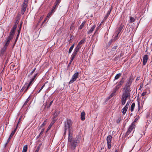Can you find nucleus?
Instances as JSON below:
<instances>
[{
    "mask_svg": "<svg viewBox=\"0 0 152 152\" xmlns=\"http://www.w3.org/2000/svg\"><path fill=\"white\" fill-rule=\"evenodd\" d=\"M119 33H118L117 34V35H115V37H114L113 39V41H116L117 39L118 38V35L119 34Z\"/></svg>",
    "mask_w": 152,
    "mask_h": 152,
    "instance_id": "nucleus-29",
    "label": "nucleus"
},
{
    "mask_svg": "<svg viewBox=\"0 0 152 152\" xmlns=\"http://www.w3.org/2000/svg\"><path fill=\"white\" fill-rule=\"evenodd\" d=\"M53 102V101H51L49 105L47 106V108H49L52 105V104Z\"/></svg>",
    "mask_w": 152,
    "mask_h": 152,
    "instance_id": "nucleus-38",
    "label": "nucleus"
},
{
    "mask_svg": "<svg viewBox=\"0 0 152 152\" xmlns=\"http://www.w3.org/2000/svg\"><path fill=\"white\" fill-rule=\"evenodd\" d=\"M86 24V22L85 21H83L81 24L79 28V29H82L83 28L84 26V25Z\"/></svg>",
    "mask_w": 152,
    "mask_h": 152,
    "instance_id": "nucleus-19",
    "label": "nucleus"
},
{
    "mask_svg": "<svg viewBox=\"0 0 152 152\" xmlns=\"http://www.w3.org/2000/svg\"><path fill=\"white\" fill-rule=\"evenodd\" d=\"M35 152H38V151L37 150H35Z\"/></svg>",
    "mask_w": 152,
    "mask_h": 152,
    "instance_id": "nucleus-60",
    "label": "nucleus"
},
{
    "mask_svg": "<svg viewBox=\"0 0 152 152\" xmlns=\"http://www.w3.org/2000/svg\"><path fill=\"white\" fill-rule=\"evenodd\" d=\"M134 128V123H132V124L130 125L128 130L127 131L125 134V137H127L128 136L129 134L131 133Z\"/></svg>",
    "mask_w": 152,
    "mask_h": 152,
    "instance_id": "nucleus-5",
    "label": "nucleus"
},
{
    "mask_svg": "<svg viewBox=\"0 0 152 152\" xmlns=\"http://www.w3.org/2000/svg\"><path fill=\"white\" fill-rule=\"evenodd\" d=\"M47 82H46L42 86V87H41V88L40 89V90H39V91H38V93H39L40 91L43 88L45 87V84L46 83H47Z\"/></svg>",
    "mask_w": 152,
    "mask_h": 152,
    "instance_id": "nucleus-33",
    "label": "nucleus"
},
{
    "mask_svg": "<svg viewBox=\"0 0 152 152\" xmlns=\"http://www.w3.org/2000/svg\"><path fill=\"white\" fill-rule=\"evenodd\" d=\"M40 145H39L37 148V149L36 150H37L39 152V149H40Z\"/></svg>",
    "mask_w": 152,
    "mask_h": 152,
    "instance_id": "nucleus-47",
    "label": "nucleus"
},
{
    "mask_svg": "<svg viewBox=\"0 0 152 152\" xmlns=\"http://www.w3.org/2000/svg\"><path fill=\"white\" fill-rule=\"evenodd\" d=\"M120 88V87L117 85L113 88V90L116 92Z\"/></svg>",
    "mask_w": 152,
    "mask_h": 152,
    "instance_id": "nucleus-26",
    "label": "nucleus"
},
{
    "mask_svg": "<svg viewBox=\"0 0 152 152\" xmlns=\"http://www.w3.org/2000/svg\"><path fill=\"white\" fill-rule=\"evenodd\" d=\"M53 123H51L50 124V125L48 127V129H47V131H48L51 128V127L52 126V124H53Z\"/></svg>",
    "mask_w": 152,
    "mask_h": 152,
    "instance_id": "nucleus-35",
    "label": "nucleus"
},
{
    "mask_svg": "<svg viewBox=\"0 0 152 152\" xmlns=\"http://www.w3.org/2000/svg\"><path fill=\"white\" fill-rule=\"evenodd\" d=\"M28 0H24L22 5L21 14L23 15L26 10L27 6Z\"/></svg>",
    "mask_w": 152,
    "mask_h": 152,
    "instance_id": "nucleus-3",
    "label": "nucleus"
},
{
    "mask_svg": "<svg viewBox=\"0 0 152 152\" xmlns=\"http://www.w3.org/2000/svg\"><path fill=\"white\" fill-rule=\"evenodd\" d=\"M18 126V124H17V125L16 126V128L14 129V130L13 131H12V132L11 133L10 136V137H11L14 134L15 132L16 131L17 129Z\"/></svg>",
    "mask_w": 152,
    "mask_h": 152,
    "instance_id": "nucleus-20",
    "label": "nucleus"
},
{
    "mask_svg": "<svg viewBox=\"0 0 152 152\" xmlns=\"http://www.w3.org/2000/svg\"><path fill=\"white\" fill-rule=\"evenodd\" d=\"M114 48L115 49V48H116V47H114Z\"/></svg>",
    "mask_w": 152,
    "mask_h": 152,
    "instance_id": "nucleus-61",
    "label": "nucleus"
},
{
    "mask_svg": "<svg viewBox=\"0 0 152 152\" xmlns=\"http://www.w3.org/2000/svg\"><path fill=\"white\" fill-rule=\"evenodd\" d=\"M145 97H142V102H144V101H145Z\"/></svg>",
    "mask_w": 152,
    "mask_h": 152,
    "instance_id": "nucleus-49",
    "label": "nucleus"
},
{
    "mask_svg": "<svg viewBox=\"0 0 152 152\" xmlns=\"http://www.w3.org/2000/svg\"><path fill=\"white\" fill-rule=\"evenodd\" d=\"M137 120H138V119H137V118H136L135 119V120H134V121L133 122H132V123H134H134H135L136 121H137Z\"/></svg>",
    "mask_w": 152,
    "mask_h": 152,
    "instance_id": "nucleus-46",
    "label": "nucleus"
},
{
    "mask_svg": "<svg viewBox=\"0 0 152 152\" xmlns=\"http://www.w3.org/2000/svg\"><path fill=\"white\" fill-rule=\"evenodd\" d=\"M138 107H139V108H140V104L139 103H138Z\"/></svg>",
    "mask_w": 152,
    "mask_h": 152,
    "instance_id": "nucleus-59",
    "label": "nucleus"
},
{
    "mask_svg": "<svg viewBox=\"0 0 152 152\" xmlns=\"http://www.w3.org/2000/svg\"><path fill=\"white\" fill-rule=\"evenodd\" d=\"M75 57L74 56L72 55L70 61V62L72 63V61H73V60L75 58Z\"/></svg>",
    "mask_w": 152,
    "mask_h": 152,
    "instance_id": "nucleus-34",
    "label": "nucleus"
},
{
    "mask_svg": "<svg viewBox=\"0 0 152 152\" xmlns=\"http://www.w3.org/2000/svg\"><path fill=\"white\" fill-rule=\"evenodd\" d=\"M110 11H111V10H110V12L107 13V16H108L109 15V14L110 13Z\"/></svg>",
    "mask_w": 152,
    "mask_h": 152,
    "instance_id": "nucleus-54",
    "label": "nucleus"
},
{
    "mask_svg": "<svg viewBox=\"0 0 152 152\" xmlns=\"http://www.w3.org/2000/svg\"><path fill=\"white\" fill-rule=\"evenodd\" d=\"M10 42L7 41V42H6L5 44L4 47H5L6 48H7V47L8 46V45L9 44Z\"/></svg>",
    "mask_w": 152,
    "mask_h": 152,
    "instance_id": "nucleus-32",
    "label": "nucleus"
},
{
    "mask_svg": "<svg viewBox=\"0 0 152 152\" xmlns=\"http://www.w3.org/2000/svg\"><path fill=\"white\" fill-rule=\"evenodd\" d=\"M79 50L75 48L74 49V52H73L72 55L74 56L75 57L76 55H77V53L78 52Z\"/></svg>",
    "mask_w": 152,
    "mask_h": 152,
    "instance_id": "nucleus-16",
    "label": "nucleus"
},
{
    "mask_svg": "<svg viewBox=\"0 0 152 152\" xmlns=\"http://www.w3.org/2000/svg\"><path fill=\"white\" fill-rule=\"evenodd\" d=\"M27 150V145H26L23 146L22 152H26Z\"/></svg>",
    "mask_w": 152,
    "mask_h": 152,
    "instance_id": "nucleus-22",
    "label": "nucleus"
},
{
    "mask_svg": "<svg viewBox=\"0 0 152 152\" xmlns=\"http://www.w3.org/2000/svg\"><path fill=\"white\" fill-rule=\"evenodd\" d=\"M96 27V25H94L92 27H91L90 30L89 31H88L87 32L88 34H89L91 33L92 32L94 31Z\"/></svg>",
    "mask_w": 152,
    "mask_h": 152,
    "instance_id": "nucleus-10",
    "label": "nucleus"
},
{
    "mask_svg": "<svg viewBox=\"0 0 152 152\" xmlns=\"http://www.w3.org/2000/svg\"><path fill=\"white\" fill-rule=\"evenodd\" d=\"M124 82V80L123 78H122L120 80L119 82L118 83V84L117 85L121 88L122 86V85L123 84Z\"/></svg>",
    "mask_w": 152,
    "mask_h": 152,
    "instance_id": "nucleus-12",
    "label": "nucleus"
},
{
    "mask_svg": "<svg viewBox=\"0 0 152 152\" xmlns=\"http://www.w3.org/2000/svg\"><path fill=\"white\" fill-rule=\"evenodd\" d=\"M74 47V44L72 45L69 48V53H70Z\"/></svg>",
    "mask_w": 152,
    "mask_h": 152,
    "instance_id": "nucleus-24",
    "label": "nucleus"
},
{
    "mask_svg": "<svg viewBox=\"0 0 152 152\" xmlns=\"http://www.w3.org/2000/svg\"><path fill=\"white\" fill-rule=\"evenodd\" d=\"M135 106V104L133 102L132 103L131 105V108H130V110L132 112L133 111L134 108Z\"/></svg>",
    "mask_w": 152,
    "mask_h": 152,
    "instance_id": "nucleus-21",
    "label": "nucleus"
},
{
    "mask_svg": "<svg viewBox=\"0 0 152 152\" xmlns=\"http://www.w3.org/2000/svg\"><path fill=\"white\" fill-rule=\"evenodd\" d=\"M12 35H10L9 36L7 39V41L10 42V41L12 38Z\"/></svg>",
    "mask_w": 152,
    "mask_h": 152,
    "instance_id": "nucleus-30",
    "label": "nucleus"
},
{
    "mask_svg": "<svg viewBox=\"0 0 152 152\" xmlns=\"http://www.w3.org/2000/svg\"><path fill=\"white\" fill-rule=\"evenodd\" d=\"M132 80V78L131 77H129L124 88V91L123 93L121 98V104L122 105H124L125 104L127 99L130 97V92L131 90L130 87Z\"/></svg>",
    "mask_w": 152,
    "mask_h": 152,
    "instance_id": "nucleus-2",
    "label": "nucleus"
},
{
    "mask_svg": "<svg viewBox=\"0 0 152 152\" xmlns=\"http://www.w3.org/2000/svg\"><path fill=\"white\" fill-rule=\"evenodd\" d=\"M7 49V48L4 46L1 50H0V55H3L4 53L5 52Z\"/></svg>",
    "mask_w": 152,
    "mask_h": 152,
    "instance_id": "nucleus-11",
    "label": "nucleus"
},
{
    "mask_svg": "<svg viewBox=\"0 0 152 152\" xmlns=\"http://www.w3.org/2000/svg\"><path fill=\"white\" fill-rule=\"evenodd\" d=\"M19 33H18V35H19Z\"/></svg>",
    "mask_w": 152,
    "mask_h": 152,
    "instance_id": "nucleus-62",
    "label": "nucleus"
},
{
    "mask_svg": "<svg viewBox=\"0 0 152 152\" xmlns=\"http://www.w3.org/2000/svg\"><path fill=\"white\" fill-rule=\"evenodd\" d=\"M116 91H115L114 90L113 91V92L112 93V94H111V96L113 97V96H114V95L115 94Z\"/></svg>",
    "mask_w": 152,
    "mask_h": 152,
    "instance_id": "nucleus-42",
    "label": "nucleus"
},
{
    "mask_svg": "<svg viewBox=\"0 0 152 152\" xmlns=\"http://www.w3.org/2000/svg\"><path fill=\"white\" fill-rule=\"evenodd\" d=\"M112 97V96H111V95H110L109 96V97H108V98H109L108 99H110V98H111Z\"/></svg>",
    "mask_w": 152,
    "mask_h": 152,
    "instance_id": "nucleus-55",
    "label": "nucleus"
},
{
    "mask_svg": "<svg viewBox=\"0 0 152 152\" xmlns=\"http://www.w3.org/2000/svg\"><path fill=\"white\" fill-rule=\"evenodd\" d=\"M113 39H111L110 41L109 42V43L110 44L111 42H113Z\"/></svg>",
    "mask_w": 152,
    "mask_h": 152,
    "instance_id": "nucleus-48",
    "label": "nucleus"
},
{
    "mask_svg": "<svg viewBox=\"0 0 152 152\" xmlns=\"http://www.w3.org/2000/svg\"><path fill=\"white\" fill-rule=\"evenodd\" d=\"M47 119H46L44 121V122L40 126V127H39V129H40L42 128V127H43L46 124V122L47 121Z\"/></svg>",
    "mask_w": 152,
    "mask_h": 152,
    "instance_id": "nucleus-23",
    "label": "nucleus"
},
{
    "mask_svg": "<svg viewBox=\"0 0 152 152\" xmlns=\"http://www.w3.org/2000/svg\"><path fill=\"white\" fill-rule=\"evenodd\" d=\"M124 26V25H123L122 23L121 24L119 28V31L118 33H119L122 30Z\"/></svg>",
    "mask_w": 152,
    "mask_h": 152,
    "instance_id": "nucleus-25",
    "label": "nucleus"
},
{
    "mask_svg": "<svg viewBox=\"0 0 152 152\" xmlns=\"http://www.w3.org/2000/svg\"><path fill=\"white\" fill-rule=\"evenodd\" d=\"M128 108H127V107H124L122 110L121 112L122 113H123V114L124 115L125 114L126 112V111L127 110Z\"/></svg>",
    "mask_w": 152,
    "mask_h": 152,
    "instance_id": "nucleus-17",
    "label": "nucleus"
},
{
    "mask_svg": "<svg viewBox=\"0 0 152 152\" xmlns=\"http://www.w3.org/2000/svg\"><path fill=\"white\" fill-rule=\"evenodd\" d=\"M29 101V99H28V98L26 101H25V102L24 103V104H23V106H24L25 105H26V104H27V103H28V101Z\"/></svg>",
    "mask_w": 152,
    "mask_h": 152,
    "instance_id": "nucleus-36",
    "label": "nucleus"
},
{
    "mask_svg": "<svg viewBox=\"0 0 152 152\" xmlns=\"http://www.w3.org/2000/svg\"><path fill=\"white\" fill-rule=\"evenodd\" d=\"M129 104H130L129 101H128L127 103H126V105L125 107H127V108H128V106H129Z\"/></svg>",
    "mask_w": 152,
    "mask_h": 152,
    "instance_id": "nucleus-37",
    "label": "nucleus"
},
{
    "mask_svg": "<svg viewBox=\"0 0 152 152\" xmlns=\"http://www.w3.org/2000/svg\"><path fill=\"white\" fill-rule=\"evenodd\" d=\"M17 28V26L16 25H15L13 27L11 30L10 33V35H12V36L14 34L15 31L16 29V28Z\"/></svg>",
    "mask_w": 152,
    "mask_h": 152,
    "instance_id": "nucleus-9",
    "label": "nucleus"
},
{
    "mask_svg": "<svg viewBox=\"0 0 152 152\" xmlns=\"http://www.w3.org/2000/svg\"><path fill=\"white\" fill-rule=\"evenodd\" d=\"M71 63H70L69 62V64H68V66H70Z\"/></svg>",
    "mask_w": 152,
    "mask_h": 152,
    "instance_id": "nucleus-57",
    "label": "nucleus"
},
{
    "mask_svg": "<svg viewBox=\"0 0 152 152\" xmlns=\"http://www.w3.org/2000/svg\"><path fill=\"white\" fill-rule=\"evenodd\" d=\"M135 21V19L132 17H131L130 18V22L132 23L134 22Z\"/></svg>",
    "mask_w": 152,
    "mask_h": 152,
    "instance_id": "nucleus-28",
    "label": "nucleus"
},
{
    "mask_svg": "<svg viewBox=\"0 0 152 152\" xmlns=\"http://www.w3.org/2000/svg\"><path fill=\"white\" fill-rule=\"evenodd\" d=\"M121 73H119L118 74H117L114 77V81L115 80H118V79L121 76Z\"/></svg>",
    "mask_w": 152,
    "mask_h": 152,
    "instance_id": "nucleus-15",
    "label": "nucleus"
},
{
    "mask_svg": "<svg viewBox=\"0 0 152 152\" xmlns=\"http://www.w3.org/2000/svg\"><path fill=\"white\" fill-rule=\"evenodd\" d=\"M85 41V39H83L81 40L78 43V44L80 45H81L82 44L84 43Z\"/></svg>",
    "mask_w": 152,
    "mask_h": 152,
    "instance_id": "nucleus-27",
    "label": "nucleus"
},
{
    "mask_svg": "<svg viewBox=\"0 0 152 152\" xmlns=\"http://www.w3.org/2000/svg\"><path fill=\"white\" fill-rule=\"evenodd\" d=\"M142 87H143V86L142 85H141L140 86L139 89H140L141 88H142Z\"/></svg>",
    "mask_w": 152,
    "mask_h": 152,
    "instance_id": "nucleus-53",
    "label": "nucleus"
},
{
    "mask_svg": "<svg viewBox=\"0 0 152 152\" xmlns=\"http://www.w3.org/2000/svg\"><path fill=\"white\" fill-rule=\"evenodd\" d=\"M72 122L70 119H67L64 122V130L65 132L64 134H65L66 131L68 130V142L69 146L72 150L75 149L78 141L75 139H72V132L71 131V127L72 125Z\"/></svg>",
    "mask_w": 152,
    "mask_h": 152,
    "instance_id": "nucleus-1",
    "label": "nucleus"
},
{
    "mask_svg": "<svg viewBox=\"0 0 152 152\" xmlns=\"http://www.w3.org/2000/svg\"><path fill=\"white\" fill-rule=\"evenodd\" d=\"M35 79L33 77H32L30 80V81L29 82L28 84V86L29 87L34 82Z\"/></svg>",
    "mask_w": 152,
    "mask_h": 152,
    "instance_id": "nucleus-18",
    "label": "nucleus"
},
{
    "mask_svg": "<svg viewBox=\"0 0 152 152\" xmlns=\"http://www.w3.org/2000/svg\"><path fill=\"white\" fill-rule=\"evenodd\" d=\"M79 73L78 72H77L75 74H74L72 76V77L70 81L69 82V84H70L71 83H73L75 81L77 78L78 77Z\"/></svg>",
    "mask_w": 152,
    "mask_h": 152,
    "instance_id": "nucleus-4",
    "label": "nucleus"
},
{
    "mask_svg": "<svg viewBox=\"0 0 152 152\" xmlns=\"http://www.w3.org/2000/svg\"><path fill=\"white\" fill-rule=\"evenodd\" d=\"M2 89V88H1V90Z\"/></svg>",
    "mask_w": 152,
    "mask_h": 152,
    "instance_id": "nucleus-64",
    "label": "nucleus"
},
{
    "mask_svg": "<svg viewBox=\"0 0 152 152\" xmlns=\"http://www.w3.org/2000/svg\"><path fill=\"white\" fill-rule=\"evenodd\" d=\"M60 113V111H57L56 110L55 113L53 114V119L54 120V118H56Z\"/></svg>",
    "mask_w": 152,
    "mask_h": 152,
    "instance_id": "nucleus-14",
    "label": "nucleus"
},
{
    "mask_svg": "<svg viewBox=\"0 0 152 152\" xmlns=\"http://www.w3.org/2000/svg\"><path fill=\"white\" fill-rule=\"evenodd\" d=\"M58 4H57L55 3V4L54 5V6L53 7L52 9V12H53V11H54V9L56 7V6Z\"/></svg>",
    "mask_w": 152,
    "mask_h": 152,
    "instance_id": "nucleus-31",
    "label": "nucleus"
},
{
    "mask_svg": "<svg viewBox=\"0 0 152 152\" xmlns=\"http://www.w3.org/2000/svg\"><path fill=\"white\" fill-rule=\"evenodd\" d=\"M37 74L36 73L35 75H34V76H33L32 77L34 78H35L37 77Z\"/></svg>",
    "mask_w": 152,
    "mask_h": 152,
    "instance_id": "nucleus-50",
    "label": "nucleus"
},
{
    "mask_svg": "<svg viewBox=\"0 0 152 152\" xmlns=\"http://www.w3.org/2000/svg\"><path fill=\"white\" fill-rule=\"evenodd\" d=\"M148 59V55H145L143 58V65H145Z\"/></svg>",
    "mask_w": 152,
    "mask_h": 152,
    "instance_id": "nucleus-8",
    "label": "nucleus"
},
{
    "mask_svg": "<svg viewBox=\"0 0 152 152\" xmlns=\"http://www.w3.org/2000/svg\"><path fill=\"white\" fill-rule=\"evenodd\" d=\"M146 94H147V92H143L141 94V96H145Z\"/></svg>",
    "mask_w": 152,
    "mask_h": 152,
    "instance_id": "nucleus-43",
    "label": "nucleus"
},
{
    "mask_svg": "<svg viewBox=\"0 0 152 152\" xmlns=\"http://www.w3.org/2000/svg\"><path fill=\"white\" fill-rule=\"evenodd\" d=\"M112 137L111 135H109L107 138V148L108 149L111 148V142L112 140Z\"/></svg>",
    "mask_w": 152,
    "mask_h": 152,
    "instance_id": "nucleus-6",
    "label": "nucleus"
},
{
    "mask_svg": "<svg viewBox=\"0 0 152 152\" xmlns=\"http://www.w3.org/2000/svg\"><path fill=\"white\" fill-rule=\"evenodd\" d=\"M139 77H137V79H136V80H139Z\"/></svg>",
    "mask_w": 152,
    "mask_h": 152,
    "instance_id": "nucleus-58",
    "label": "nucleus"
},
{
    "mask_svg": "<svg viewBox=\"0 0 152 152\" xmlns=\"http://www.w3.org/2000/svg\"><path fill=\"white\" fill-rule=\"evenodd\" d=\"M54 12V11H53V12H52V10L48 14V15L49 16H50V15H51L52 14L53 12Z\"/></svg>",
    "mask_w": 152,
    "mask_h": 152,
    "instance_id": "nucleus-45",
    "label": "nucleus"
},
{
    "mask_svg": "<svg viewBox=\"0 0 152 152\" xmlns=\"http://www.w3.org/2000/svg\"><path fill=\"white\" fill-rule=\"evenodd\" d=\"M118 152V150L117 149H115V152Z\"/></svg>",
    "mask_w": 152,
    "mask_h": 152,
    "instance_id": "nucleus-56",
    "label": "nucleus"
},
{
    "mask_svg": "<svg viewBox=\"0 0 152 152\" xmlns=\"http://www.w3.org/2000/svg\"><path fill=\"white\" fill-rule=\"evenodd\" d=\"M11 138V137H9V138L8 139L7 142V144L8 143V142H9V141L10 140Z\"/></svg>",
    "mask_w": 152,
    "mask_h": 152,
    "instance_id": "nucleus-52",
    "label": "nucleus"
},
{
    "mask_svg": "<svg viewBox=\"0 0 152 152\" xmlns=\"http://www.w3.org/2000/svg\"><path fill=\"white\" fill-rule=\"evenodd\" d=\"M80 48H81V46H80V45L78 44L77 45V46L75 48L79 50V49Z\"/></svg>",
    "mask_w": 152,
    "mask_h": 152,
    "instance_id": "nucleus-40",
    "label": "nucleus"
},
{
    "mask_svg": "<svg viewBox=\"0 0 152 152\" xmlns=\"http://www.w3.org/2000/svg\"><path fill=\"white\" fill-rule=\"evenodd\" d=\"M35 69H36V68H34L33 69V71L31 72V74H32V73H33L35 71Z\"/></svg>",
    "mask_w": 152,
    "mask_h": 152,
    "instance_id": "nucleus-51",
    "label": "nucleus"
},
{
    "mask_svg": "<svg viewBox=\"0 0 152 152\" xmlns=\"http://www.w3.org/2000/svg\"><path fill=\"white\" fill-rule=\"evenodd\" d=\"M44 131V129H42L40 132V133L39 135V137L42 134L43 132Z\"/></svg>",
    "mask_w": 152,
    "mask_h": 152,
    "instance_id": "nucleus-39",
    "label": "nucleus"
},
{
    "mask_svg": "<svg viewBox=\"0 0 152 152\" xmlns=\"http://www.w3.org/2000/svg\"><path fill=\"white\" fill-rule=\"evenodd\" d=\"M85 113L84 111H83L81 112V119L83 121H84L85 119Z\"/></svg>",
    "mask_w": 152,
    "mask_h": 152,
    "instance_id": "nucleus-13",
    "label": "nucleus"
},
{
    "mask_svg": "<svg viewBox=\"0 0 152 152\" xmlns=\"http://www.w3.org/2000/svg\"><path fill=\"white\" fill-rule=\"evenodd\" d=\"M29 87L28 86V83H26L21 89L20 92H22L24 90V92H26Z\"/></svg>",
    "mask_w": 152,
    "mask_h": 152,
    "instance_id": "nucleus-7",
    "label": "nucleus"
},
{
    "mask_svg": "<svg viewBox=\"0 0 152 152\" xmlns=\"http://www.w3.org/2000/svg\"><path fill=\"white\" fill-rule=\"evenodd\" d=\"M20 118H19V121H20Z\"/></svg>",
    "mask_w": 152,
    "mask_h": 152,
    "instance_id": "nucleus-63",
    "label": "nucleus"
},
{
    "mask_svg": "<svg viewBox=\"0 0 152 152\" xmlns=\"http://www.w3.org/2000/svg\"><path fill=\"white\" fill-rule=\"evenodd\" d=\"M61 0H56L55 3L56 4H59L60 3Z\"/></svg>",
    "mask_w": 152,
    "mask_h": 152,
    "instance_id": "nucleus-44",
    "label": "nucleus"
},
{
    "mask_svg": "<svg viewBox=\"0 0 152 152\" xmlns=\"http://www.w3.org/2000/svg\"><path fill=\"white\" fill-rule=\"evenodd\" d=\"M116 91H115L114 90L113 91V92L112 93V94H111V96L113 97V96H114V95L115 94Z\"/></svg>",
    "mask_w": 152,
    "mask_h": 152,
    "instance_id": "nucleus-41",
    "label": "nucleus"
}]
</instances>
